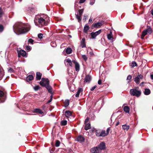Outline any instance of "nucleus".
I'll list each match as a JSON object with an SVG mask.
<instances>
[{
  "instance_id": "obj_1",
  "label": "nucleus",
  "mask_w": 153,
  "mask_h": 153,
  "mask_svg": "<svg viewBox=\"0 0 153 153\" xmlns=\"http://www.w3.org/2000/svg\"><path fill=\"white\" fill-rule=\"evenodd\" d=\"M31 26L28 24L18 22L13 26L14 31H16L21 34H25L28 32L30 29Z\"/></svg>"
},
{
  "instance_id": "obj_2",
  "label": "nucleus",
  "mask_w": 153,
  "mask_h": 153,
  "mask_svg": "<svg viewBox=\"0 0 153 153\" xmlns=\"http://www.w3.org/2000/svg\"><path fill=\"white\" fill-rule=\"evenodd\" d=\"M34 21L36 26L41 27L48 25L50 21L49 17L45 15L36 16Z\"/></svg>"
},
{
  "instance_id": "obj_3",
  "label": "nucleus",
  "mask_w": 153,
  "mask_h": 153,
  "mask_svg": "<svg viewBox=\"0 0 153 153\" xmlns=\"http://www.w3.org/2000/svg\"><path fill=\"white\" fill-rule=\"evenodd\" d=\"M6 98L5 91L4 89L0 90V103L5 101Z\"/></svg>"
},
{
  "instance_id": "obj_4",
  "label": "nucleus",
  "mask_w": 153,
  "mask_h": 153,
  "mask_svg": "<svg viewBox=\"0 0 153 153\" xmlns=\"http://www.w3.org/2000/svg\"><path fill=\"white\" fill-rule=\"evenodd\" d=\"M130 94L133 95L137 97H139L141 94L140 90H138L136 89H132L130 90Z\"/></svg>"
},
{
  "instance_id": "obj_5",
  "label": "nucleus",
  "mask_w": 153,
  "mask_h": 153,
  "mask_svg": "<svg viewBox=\"0 0 153 153\" xmlns=\"http://www.w3.org/2000/svg\"><path fill=\"white\" fill-rule=\"evenodd\" d=\"M40 85L42 86L46 87L47 85H49V81L48 79L42 78V81L39 82Z\"/></svg>"
},
{
  "instance_id": "obj_6",
  "label": "nucleus",
  "mask_w": 153,
  "mask_h": 153,
  "mask_svg": "<svg viewBox=\"0 0 153 153\" xmlns=\"http://www.w3.org/2000/svg\"><path fill=\"white\" fill-rule=\"evenodd\" d=\"M143 78V76L141 74H138L137 76L134 79V81L137 84H139L140 82V80Z\"/></svg>"
},
{
  "instance_id": "obj_7",
  "label": "nucleus",
  "mask_w": 153,
  "mask_h": 153,
  "mask_svg": "<svg viewBox=\"0 0 153 153\" xmlns=\"http://www.w3.org/2000/svg\"><path fill=\"white\" fill-rule=\"evenodd\" d=\"M17 53L19 57H20L21 56L23 57H26V53L25 51L23 50H20L19 51L17 50Z\"/></svg>"
},
{
  "instance_id": "obj_8",
  "label": "nucleus",
  "mask_w": 153,
  "mask_h": 153,
  "mask_svg": "<svg viewBox=\"0 0 153 153\" xmlns=\"http://www.w3.org/2000/svg\"><path fill=\"white\" fill-rule=\"evenodd\" d=\"M100 152L101 151L104 150L105 149V143L102 142L101 143L98 147H97Z\"/></svg>"
},
{
  "instance_id": "obj_9",
  "label": "nucleus",
  "mask_w": 153,
  "mask_h": 153,
  "mask_svg": "<svg viewBox=\"0 0 153 153\" xmlns=\"http://www.w3.org/2000/svg\"><path fill=\"white\" fill-rule=\"evenodd\" d=\"M101 30H99L95 32H92L91 33V35L92 39L95 38L96 36L100 34L101 32Z\"/></svg>"
},
{
  "instance_id": "obj_10",
  "label": "nucleus",
  "mask_w": 153,
  "mask_h": 153,
  "mask_svg": "<svg viewBox=\"0 0 153 153\" xmlns=\"http://www.w3.org/2000/svg\"><path fill=\"white\" fill-rule=\"evenodd\" d=\"M152 29L150 27L147 26L146 29L144 30L143 32L144 33H146V35L149 34H150L152 33Z\"/></svg>"
},
{
  "instance_id": "obj_11",
  "label": "nucleus",
  "mask_w": 153,
  "mask_h": 153,
  "mask_svg": "<svg viewBox=\"0 0 153 153\" xmlns=\"http://www.w3.org/2000/svg\"><path fill=\"white\" fill-rule=\"evenodd\" d=\"M108 39L111 42H112L114 41V38L112 32L110 31L109 33L107 34V35Z\"/></svg>"
},
{
  "instance_id": "obj_12",
  "label": "nucleus",
  "mask_w": 153,
  "mask_h": 153,
  "mask_svg": "<svg viewBox=\"0 0 153 153\" xmlns=\"http://www.w3.org/2000/svg\"><path fill=\"white\" fill-rule=\"evenodd\" d=\"M91 151L92 153H100V152L97 147L91 148Z\"/></svg>"
},
{
  "instance_id": "obj_13",
  "label": "nucleus",
  "mask_w": 153,
  "mask_h": 153,
  "mask_svg": "<svg viewBox=\"0 0 153 153\" xmlns=\"http://www.w3.org/2000/svg\"><path fill=\"white\" fill-rule=\"evenodd\" d=\"M73 62L75 64V68L76 71H79V63L75 60H73Z\"/></svg>"
},
{
  "instance_id": "obj_14",
  "label": "nucleus",
  "mask_w": 153,
  "mask_h": 153,
  "mask_svg": "<svg viewBox=\"0 0 153 153\" xmlns=\"http://www.w3.org/2000/svg\"><path fill=\"white\" fill-rule=\"evenodd\" d=\"M103 23H104L103 22H99L93 25L95 27L99 28L103 24Z\"/></svg>"
},
{
  "instance_id": "obj_15",
  "label": "nucleus",
  "mask_w": 153,
  "mask_h": 153,
  "mask_svg": "<svg viewBox=\"0 0 153 153\" xmlns=\"http://www.w3.org/2000/svg\"><path fill=\"white\" fill-rule=\"evenodd\" d=\"M91 77L90 75H87L86 76L85 80V82L87 83H89L91 80Z\"/></svg>"
},
{
  "instance_id": "obj_16",
  "label": "nucleus",
  "mask_w": 153,
  "mask_h": 153,
  "mask_svg": "<svg viewBox=\"0 0 153 153\" xmlns=\"http://www.w3.org/2000/svg\"><path fill=\"white\" fill-rule=\"evenodd\" d=\"M85 39L83 38L81 41L80 42L81 46L82 48H85L86 47V45L85 43Z\"/></svg>"
},
{
  "instance_id": "obj_17",
  "label": "nucleus",
  "mask_w": 153,
  "mask_h": 153,
  "mask_svg": "<svg viewBox=\"0 0 153 153\" xmlns=\"http://www.w3.org/2000/svg\"><path fill=\"white\" fill-rule=\"evenodd\" d=\"M45 87L48 91V92L52 94V87L49 85H46Z\"/></svg>"
},
{
  "instance_id": "obj_18",
  "label": "nucleus",
  "mask_w": 153,
  "mask_h": 153,
  "mask_svg": "<svg viewBox=\"0 0 153 153\" xmlns=\"http://www.w3.org/2000/svg\"><path fill=\"white\" fill-rule=\"evenodd\" d=\"M42 74L39 72H37L36 73V79L39 80L41 78Z\"/></svg>"
},
{
  "instance_id": "obj_19",
  "label": "nucleus",
  "mask_w": 153,
  "mask_h": 153,
  "mask_svg": "<svg viewBox=\"0 0 153 153\" xmlns=\"http://www.w3.org/2000/svg\"><path fill=\"white\" fill-rule=\"evenodd\" d=\"M85 139L84 137L81 135L79 136L77 138V141L80 142H84Z\"/></svg>"
},
{
  "instance_id": "obj_20",
  "label": "nucleus",
  "mask_w": 153,
  "mask_h": 153,
  "mask_svg": "<svg viewBox=\"0 0 153 153\" xmlns=\"http://www.w3.org/2000/svg\"><path fill=\"white\" fill-rule=\"evenodd\" d=\"M72 113L71 112L69 111H66L65 112V115L67 117H68L71 116Z\"/></svg>"
},
{
  "instance_id": "obj_21",
  "label": "nucleus",
  "mask_w": 153,
  "mask_h": 153,
  "mask_svg": "<svg viewBox=\"0 0 153 153\" xmlns=\"http://www.w3.org/2000/svg\"><path fill=\"white\" fill-rule=\"evenodd\" d=\"M33 112L39 113L40 114H42L43 113V111L41 109L39 108L35 109L33 111Z\"/></svg>"
},
{
  "instance_id": "obj_22",
  "label": "nucleus",
  "mask_w": 153,
  "mask_h": 153,
  "mask_svg": "<svg viewBox=\"0 0 153 153\" xmlns=\"http://www.w3.org/2000/svg\"><path fill=\"white\" fill-rule=\"evenodd\" d=\"M144 93L145 95H148L150 94L151 91L149 89L146 88L145 89Z\"/></svg>"
},
{
  "instance_id": "obj_23",
  "label": "nucleus",
  "mask_w": 153,
  "mask_h": 153,
  "mask_svg": "<svg viewBox=\"0 0 153 153\" xmlns=\"http://www.w3.org/2000/svg\"><path fill=\"white\" fill-rule=\"evenodd\" d=\"M33 76L32 75H29L26 78V81L27 82L32 80L33 79Z\"/></svg>"
},
{
  "instance_id": "obj_24",
  "label": "nucleus",
  "mask_w": 153,
  "mask_h": 153,
  "mask_svg": "<svg viewBox=\"0 0 153 153\" xmlns=\"http://www.w3.org/2000/svg\"><path fill=\"white\" fill-rule=\"evenodd\" d=\"M89 29V25L86 24L85 25L84 29V32L85 33H87L88 30Z\"/></svg>"
},
{
  "instance_id": "obj_25",
  "label": "nucleus",
  "mask_w": 153,
  "mask_h": 153,
  "mask_svg": "<svg viewBox=\"0 0 153 153\" xmlns=\"http://www.w3.org/2000/svg\"><path fill=\"white\" fill-rule=\"evenodd\" d=\"M72 52V49L70 47H68L65 50V52L68 54H71Z\"/></svg>"
},
{
  "instance_id": "obj_26",
  "label": "nucleus",
  "mask_w": 153,
  "mask_h": 153,
  "mask_svg": "<svg viewBox=\"0 0 153 153\" xmlns=\"http://www.w3.org/2000/svg\"><path fill=\"white\" fill-rule=\"evenodd\" d=\"M123 109L124 111L127 113H129V112L130 109L128 106H125L124 107Z\"/></svg>"
},
{
  "instance_id": "obj_27",
  "label": "nucleus",
  "mask_w": 153,
  "mask_h": 153,
  "mask_svg": "<svg viewBox=\"0 0 153 153\" xmlns=\"http://www.w3.org/2000/svg\"><path fill=\"white\" fill-rule=\"evenodd\" d=\"M107 135V133H106V131L105 130H101L100 137H105Z\"/></svg>"
},
{
  "instance_id": "obj_28",
  "label": "nucleus",
  "mask_w": 153,
  "mask_h": 153,
  "mask_svg": "<svg viewBox=\"0 0 153 153\" xmlns=\"http://www.w3.org/2000/svg\"><path fill=\"white\" fill-rule=\"evenodd\" d=\"M85 124V130H87L91 128L90 124L89 123Z\"/></svg>"
},
{
  "instance_id": "obj_29",
  "label": "nucleus",
  "mask_w": 153,
  "mask_h": 153,
  "mask_svg": "<svg viewBox=\"0 0 153 153\" xmlns=\"http://www.w3.org/2000/svg\"><path fill=\"white\" fill-rule=\"evenodd\" d=\"M101 130H97L96 131V134L97 137H100L101 136Z\"/></svg>"
},
{
  "instance_id": "obj_30",
  "label": "nucleus",
  "mask_w": 153,
  "mask_h": 153,
  "mask_svg": "<svg viewBox=\"0 0 153 153\" xmlns=\"http://www.w3.org/2000/svg\"><path fill=\"white\" fill-rule=\"evenodd\" d=\"M82 90L81 88H79L76 94V97H79V94L80 93L82 92Z\"/></svg>"
},
{
  "instance_id": "obj_31",
  "label": "nucleus",
  "mask_w": 153,
  "mask_h": 153,
  "mask_svg": "<svg viewBox=\"0 0 153 153\" xmlns=\"http://www.w3.org/2000/svg\"><path fill=\"white\" fill-rule=\"evenodd\" d=\"M122 127L124 130H125L126 131H128L129 128V126H127L126 125H123L122 126Z\"/></svg>"
},
{
  "instance_id": "obj_32",
  "label": "nucleus",
  "mask_w": 153,
  "mask_h": 153,
  "mask_svg": "<svg viewBox=\"0 0 153 153\" xmlns=\"http://www.w3.org/2000/svg\"><path fill=\"white\" fill-rule=\"evenodd\" d=\"M76 17L77 18V19H78V21L79 22L81 20V16H82L78 15V14H76Z\"/></svg>"
},
{
  "instance_id": "obj_33",
  "label": "nucleus",
  "mask_w": 153,
  "mask_h": 153,
  "mask_svg": "<svg viewBox=\"0 0 153 153\" xmlns=\"http://www.w3.org/2000/svg\"><path fill=\"white\" fill-rule=\"evenodd\" d=\"M131 75H129L128 76L126 80L128 83H129L131 81Z\"/></svg>"
},
{
  "instance_id": "obj_34",
  "label": "nucleus",
  "mask_w": 153,
  "mask_h": 153,
  "mask_svg": "<svg viewBox=\"0 0 153 153\" xmlns=\"http://www.w3.org/2000/svg\"><path fill=\"white\" fill-rule=\"evenodd\" d=\"M60 144V142L58 140H56V141L55 146L56 147H59Z\"/></svg>"
},
{
  "instance_id": "obj_35",
  "label": "nucleus",
  "mask_w": 153,
  "mask_h": 153,
  "mask_svg": "<svg viewBox=\"0 0 153 153\" xmlns=\"http://www.w3.org/2000/svg\"><path fill=\"white\" fill-rule=\"evenodd\" d=\"M66 62L69 63L70 66H72V63L71 60L68 59H67L66 60Z\"/></svg>"
},
{
  "instance_id": "obj_36",
  "label": "nucleus",
  "mask_w": 153,
  "mask_h": 153,
  "mask_svg": "<svg viewBox=\"0 0 153 153\" xmlns=\"http://www.w3.org/2000/svg\"><path fill=\"white\" fill-rule=\"evenodd\" d=\"M67 121L66 120L62 121L61 122V125L62 126H65L67 124Z\"/></svg>"
},
{
  "instance_id": "obj_37",
  "label": "nucleus",
  "mask_w": 153,
  "mask_h": 153,
  "mask_svg": "<svg viewBox=\"0 0 153 153\" xmlns=\"http://www.w3.org/2000/svg\"><path fill=\"white\" fill-rule=\"evenodd\" d=\"M69 101L68 100H66L65 102V107L68 106L69 105Z\"/></svg>"
},
{
  "instance_id": "obj_38",
  "label": "nucleus",
  "mask_w": 153,
  "mask_h": 153,
  "mask_svg": "<svg viewBox=\"0 0 153 153\" xmlns=\"http://www.w3.org/2000/svg\"><path fill=\"white\" fill-rule=\"evenodd\" d=\"M84 9H83L80 10H79V15L82 16V14L83 12Z\"/></svg>"
},
{
  "instance_id": "obj_39",
  "label": "nucleus",
  "mask_w": 153,
  "mask_h": 153,
  "mask_svg": "<svg viewBox=\"0 0 153 153\" xmlns=\"http://www.w3.org/2000/svg\"><path fill=\"white\" fill-rule=\"evenodd\" d=\"M137 63L134 61H133L132 62L131 66L132 67H134L137 66Z\"/></svg>"
},
{
  "instance_id": "obj_40",
  "label": "nucleus",
  "mask_w": 153,
  "mask_h": 153,
  "mask_svg": "<svg viewBox=\"0 0 153 153\" xmlns=\"http://www.w3.org/2000/svg\"><path fill=\"white\" fill-rule=\"evenodd\" d=\"M3 14V12L1 7H0V17L2 16Z\"/></svg>"
},
{
  "instance_id": "obj_41",
  "label": "nucleus",
  "mask_w": 153,
  "mask_h": 153,
  "mask_svg": "<svg viewBox=\"0 0 153 153\" xmlns=\"http://www.w3.org/2000/svg\"><path fill=\"white\" fill-rule=\"evenodd\" d=\"M4 29V27L3 25H0V32H1L3 31Z\"/></svg>"
},
{
  "instance_id": "obj_42",
  "label": "nucleus",
  "mask_w": 153,
  "mask_h": 153,
  "mask_svg": "<svg viewBox=\"0 0 153 153\" xmlns=\"http://www.w3.org/2000/svg\"><path fill=\"white\" fill-rule=\"evenodd\" d=\"M43 34L42 33H40L38 34V37L40 39H41L43 37Z\"/></svg>"
},
{
  "instance_id": "obj_43",
  "label": "nucleus",
  "mask_w": 153,
  "mask_h": 153,
  "mask_svg": "<svg viewBox=\"0 0 153 153\" xmlns=\"http://www.w3.org/2000/svg\"><path fill=\"white\" fill-rule=\"evenodd\" d=\"M89 117H87L85 121V124L88 123H87L89 121Z\"/></svg>"
},
{
  "instance_id": "obj_44",
  "label": "nucleus",
  "mask_w": 153,
  "mask_h": 153,
  "mask_svg": "<svg viewBox=\"0 0 153 153\" xmlns=\"http://www.w3.org/2000/svg\"><path fill=\"white\" fill-rule=\"evenodd\" d=\"M146 35V33H143L142 32V35L141 36V38L142 39H143L144 38V37Z\"/></svg>"
},
{
  "instance_id": "obj_45",
  "label": "nucleus",
  "mask_w": 153,
  "mask_h": 153,
  "mask_svg": "<svg viewBox=\"0 0 153 153\" xmlns=\"http://www.w3.org/2000/svg\"><path fill=\"white\" fill-rule=\"evenodd\" d=\"M39 88V85L36 86L34 87V89L36 91L38 90Z\"/></svg>"
},
{
  "instance_id": "obj_46",
  "label": "nucleus",
  "mask_w": 153,
  "mask_h": 153,
  "mask_svg": "<svg viewBox=\"0 0 153 153\" xmlns=\"http://www.w3.org/2000/svg\"><path fill=\"white\" fill-rule=\"evenodd\" d=\"M82 58L85 61H86L87 59V57L85 55H83L82 56Z\"/></svg>"
},
{
  "instance_id": "obj_47",
  "label": "nucleus",
  "mask_w": 153,
  "mask_h": 153,
  "mask_svg": "<svg viewBox=\"0 0 153 153\" xmlns=\"http://www.w3.org/2000/svg\"><path fill=\"white\" fill-rule=\"evenodd\" d=\"M28 42H29L31 43V44H33V40L31 39H28Z\"/></svg>"
},
{
  "instance_id": "obj_48",
  "label": "nucleus",
  "mask_w": 153,
  "mask_h": 153,
  "mask_svg": "<svg viewBox=\"0 0 153 153\" xmlns=\"http://www.w3.org/2000/svg\"><path fill=\"white\" fill-rule=\"evenodd\" d=\"M26 49L28 51H30L31 49V47L29 46H27L26 47Z\"/></svg>"
},
{
  "instance_id": "obj_49",
  "label": "nucleus",
  "mask_w": 153,
  "mask_h": 153,
  "mask_svg": "<svg viewBox=\"0 0 153 153\" xmlns=\"http://www.w3.org/2000/svg\"><path fill=\"white\" fill-rule=\"evenodd\" d=\"M90 4L91 5H93L94 3L95 0H90Z\"/></svg>"
},
{
  "instance_id": "obj_50",
  "label": "nucleus",
  "mask_w": 153,
  "mask_h": 153,
  "mask_svg": "<svg viewBox=\"0 0 153 153\" xmlns=\"http://www.w3.org/2000/svg\"><path fill=\"white\" fill-rule=\"evenodd\" d=\"M110 131V128H107L106 131V133H107V135H108V134L109 133V132Z\"/></svg>"
},
{
  "instance_id": "obj_51",
  "label": "nucleus",
  "mask_w": 153,
  "mask_h": 153,
  "mask_svg": "<svg viewBox=\"0 0 153 153\" xmlns=\"http://www.w3.org/2000/svg\"><path fill=\"white\" fill-rule=\"evenodd\" d=\"M97 86L96 85L94 86L93 87H92L91 88V91H93L94 90V89L97 87Z\"/></svg>"
},
{
  "instance_id": "obj_52",
  "label": "nucleus",
  "mask_w": 153,
  "mask_h": 153,
  "mask_svg": "<svg viewBox=\"0 0 153 153\" xmlns=\"http://www.w3.org/2000/svg\"><path fill=\"white\" fill-rule=\"evenodd\" d=\"M86 0H80L79 1V4H81L85 2V1H86Z\"/></svg>"
},
{
  "instance_id": "obj_53",
  "label": "nucleus",
  "mask_w": 153,
  "mask_h": 153,
  "mask_svg": "<svg viewBox=\"0 0 153 153\" xmlns=\"http://www.w3.org/2000/svg\"><path fill=\"white\" fill-rule=\"evenodd\" d=\"M8 71L9 72H10V73H12V72H13V69L11 68H10L8 70Z\"/></svg>"
},
{
  "instance_id": "obj_54",
  "label": "nucleus",
  "mask_w": 153,
  "mask_h": 153,
  "mask_svg": "<svg viewBox=\"0 0 153 153\" xmlns=\"http://www.w3.org/2000/svg\"><path fill=\"white\" fill-rule=\"evenodd\" d=\"M98 83L99 85H101L102 83V81L101 80H99L98 82Z\"/></svg>"
},
{
  "instance_id": "obj_55",
  "label": "nucleus",
  "mask_w": 153,
  "mask_h": 153,
  "mask_svg": "<svg viewBox=\"0 0 153 153\" xmlns=\"http://www.w3.org/2000/svg\"><path fill=\"white\" fill-rule=\"evenodd\" d=\"M92 21V19L91 18H90L89 20V23H91Z\"/></svg>"
},
{
  "instance_id": "obj_56",
  "label": "nucleus",
  "mask_w": 153,
  "mask_h": 153,
  "mask_svg": "<svg viewBox=\"0 0 153 153\" xmlns=\"http://www.w3.org/2000/svg\"><path fill=\"white\" fill-rule=\"evenodd\" d=\"M52 100V98H51L50 100L48 101V103L51 102Z\"/></svg>"
},
{
  "instance_id": "obj_57",
  "label": "nucleus",
  "mask_w": 153,
  "mask_h": 153,
  "mask_svg": "<svg viewBox=\"0 0 153 153\" xmlns=\"http://www.w3.org/2000/svg\"><path fill=\"white\" fill-rule=\"evenodd\" d=\"M151 78L152 79H153V74H152L150 75Z\"/></svg>"
},
{
  "instance_id": "obj_58",
  "label": "nucleus",
  "mask_w": 153,
  "mask_h": 153,
  "mask_svg": "<svg viewBox=\"0 0 153 153\" xmlns=\"http://www.w3.org/2000/svg\"><path fill=\"white\" fill-rule=\"evenodd\" d=\"M144 83V82H142L140 84V86H143V84Z\"/></svg>"
},
{
  "instance_id": "obj_59",
  "label": "nucleus",
  "mask_w": 153,
  "mask_h": 153,
  "mask_svg": "<svg viewBox=\"0 0 153 153\" xmlns=\"http://www.w3.org/2000/svg\"><path fill=\"white\" fill-rule=\"evenodd\" d=\"M78 1H76L75 2V6H76V4L77 3H78Z\"/></svg>"
},
{
  "instance_id": "obj_60",
  "label": "nucleus",
  "mask_w": 153,
  "mask_h": 153,
  "mask_svg": "<svg viewBox=\"0 0 153 153\" xmlns=\"http://www.w3.org/2000/svg\"><path fill=\"white\" fill-rule=\"evenodd\" d=\"M119 124H120V122H118L117 123H116V126H118V125H119Z\"/></svg>"
},
{
  "instance_id": "obj_61",
  "label": "nucleus",
  "mask_w": 153,
  "mask_h": 153,
  "mask_svg": "<svg viewBox=\"0 0 153 153\" xmlns=\"http://www.w3.org/2000/svg\"><path fill=\"white\" fill-rule=\"evenodd\" d=\"M151 14L153 16V10L151 11Z\"/></svg>"
},
{
  "instance_id": "obj_62",
  "label": "nucleus",
  "mask_w": 153,
  "mask_h": 153,
  "mask_svg": "<svg viewBox=\"0 0 153 153\" xmlns=\"http://www.w3.org/2000/svg\"><path fill=\"white\" fill-rule=\"evenodd\" d=\"M45 106H44H44H43L42 108H43V109H44V108H45Z\"/></svg>"
},
{
  "instance_id": "obj_63",
  "label": "nucleus",
  "mask_w": 153,
  "mask_h": 153,
  "mask_svg": "<svg viewBox=\"0 0 153 153\" xmlns=\"http://www.w3.org/2000/svg\"><path fill=\"white\" fill-rule=\"evenodd\" d=\"M52 97H53L52 96V95H51V98H52Z\"/></svg>"
},
{
  "instance_id": "obj_64",
  "label": "nucleus",
  "mask_w": 153,
  "mask_h": 153,
  "mask_svg": "<svg viewBox=\"0 0 153 153\" xmlns=\"http://www.w3.org/2000/svg\"><path fill=\"white\" fill-rule=\"evenodd\" d=\"M107 51V50H106L105 51V52H106Z\"/></svg>"
}]
</instances>
